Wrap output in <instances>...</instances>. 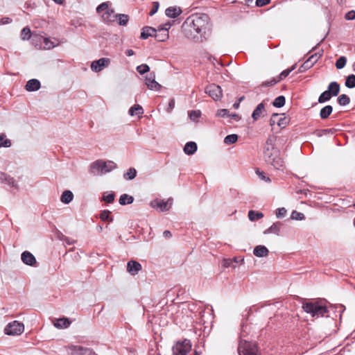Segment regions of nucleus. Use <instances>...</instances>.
Here are the masks:
<instances>
[{
  "label": "nucleus",
  "instance_id": "nucleus-1",
  "mask_svg": "<svg viewBox=\"0 0 355 355\" xmlns=\"http://www.w3.org/2000/svg\"><path fill=\"white\" fill-rule=\"evenodd\" d=\"M277 137L272 135L267 138L263 148V157L268 164L275 168L283 171L286 168V163L281 157L280 151L275 147Z\"/></svg>",
  "mask_w": 355,
  "mask_h": 355
},
{
  "label": "nucleus",
  "instance_id": "nucleus-2",
  "mask_svg": "<svg viewBox=\"0 0 355 355\" xmlns=\"http://www.w3.org/2000/svg\"><path fill=\"white\" fill-rule=\"evenodd\" d=\"M182 27L184 31L189 27L193 28L198 34L205 35L211 31V23L207 14H194L186 19Z\"/></svg>",
  "mask_w": 355,
  "mask_h": 355
},
{
  "label": "nucleus",
  "instance_id": "nucleus-3",
  "mask_svg": "<svg viewBox=\"0 0 355 355\" xmlns=\"http://www.w3.org/2000/svg\"><path fill=\"white\" fill-rule=\"evenodd\" d=\"M302 309L311 317L318 318L327 313V307L322 301H306L302 303Z\"/></svg>",
  "mask_w": 355,
  "mask_h": 355
},
{
  "label": "nucleus",
  "instance_id": "nucleus-4",
  "mask_svg": "<svg viewBox=\"0 0 355 355\" xmlns=\"http://www.w3.org/2000/svg\"><path fill=\"white\" fill-rule=\"evenodd\" d=\"M116 167V164L112 161L98 159L90 165L89 173L93 175L99 176L112 171Z\"/></svg>",
  "mask_w": 355,
  "mask_h": 355
},
{
  "label": "nucleus",
  "instance_id": "nucleus-5",
  "mask_svg": "<svg viewBox=\"0 0 355 355\" xmlns=\"http://www.w3.org/2000/svg\"><path fill=\"white\" fill-rule=\"evenodd\" d=\"M96 11L98 13L103 12L101 15L102 19L105 23H112L117 19V14H115L113 9L109 8V3L107 2L100 4Z\"/></svg>",
  "mask_w": 355,
  "mask_h": 355
},
{
  "label": "nucleus",
  "instance_id": "nucleus-6",
  "mask_svg": "<svg viewBox=\"0 0 355 355\" xmlns=\"http://www.w3.org/2000/svg\"><path fill=\"white\" fill-rule=\"evenodd\" d=\"M239 355H259L255 344L241 339L238 347Z\"/></svg>",
  "mask_w": 355,
  "mask_h": 355
},
{
  "label": "nucleus",
  "instance_id": "nucleus-7",
  "mask_svg": "<svg viewBox=\"0 0 355 355\" xmlns=\"http://www.w3.org/2000/svg\"><path fill=\"white\" fill-rule=\"evenodd\" d=\"M191 349V343L189 340L184 339L178 341L173 347V355H187Z\"/></svg>",
  "mask_w": 355,
  "mask_h": 355
},
{
  "label": "nucleus",
  "instance_id": "nucleus-8",
  "mask_svg": "<svg viewBox=\"0 0 355 355\" xmlns=\"http://www.w3.org/2000/svg\"><path fill=\"white\" fill-rule=\"evenodd\" d=\"M24 330V325L23 323L19 322L17 320L8 323L4 331L6 334L10 336H18L21 334Z\"/></svg>",
  "mask_w": 355,
  "mask_h": 355
},
{
  "label": "nucleus",
  "instance_id": "nucleus-9",
  "mask_svg": "<svg viewBox=\"0 0 355 355\" xmlns=\"http://www.w3.org/2000/svg\"><path fill=\"white\" fill-rule=\"evenodd\" d=\"M205 93L211 97L214 101L220 100L223 96V91L220 86L216 84H211L205 88Z\"/></svg>",
  "mask_w": 355,
  "mask_h": 355
},
{
  "label": "nucleus",
  "instance_id": "nucleus-10",
  "mask_svg": "<svg viewBox=\"0 0 355 355\" xmlns=\"http://www.w3.org/2000/svg\"><path fill=\"white\" fill-rule=\"evenodd\" d=\"M288 123V120L284 114H273L270 119V125L271 126L277 124L279 128H284Z\"/></svg>",
  "mask_w": 355,
  "mask_h": 355
},
{
  "label": "nucleus",
  "instance_id": "nucleus-11",
  "mask_svg": "<svg viewBox=\"0 0 355 355\" xmlns=\"http://www.w3.org/2000/svg\"><path fill=\"white\" fill-rule=\"evenodd\" d=\"M173 200L169 198L164 201L163 200H154L150 202V205L153 208L159 209L160 211H168L172 205Z\"/></svg>",
  "mask_w": 355,
  "mask_h": 355
},
{
  "label": "nucleus",
  "instance_id": "nucleus-12",
  "mask_svg": "<svg viewBox=\"0 0 355 355\" xmlns=\"http://www.w3.org/2000/svg\"><path fill=\"white\" fill-rule=\"evenodd\" d=\"M68 349L71 355H96L92 349L82 346L70 345Z\"/></svg>",
  "mask_w": 355,
  "mask_h": 355
},
{
  "label": "nucleus",
  "instance_id": "nucleus-13",
  "mask_svg": "<svg viewBox=\"0 0 355 355\" xmlns=\"http://www.w3.org/2000/svg\"><path fill=\"white\" fill-rule=\"evenodd\" d=\"M110 63V60L107 58H102L98 60H94L91 64V69L95 72H99L103 68L107 67Z\"/></svg>",
  "mask_w": 355,
  "mask_h": 355
},
{
  "label": "nucleus",
  "instance_id": "nucleus-14",
  "mask_svg": "<svg viewBox=\"0 0 355 355\" xmlns=\"http://www.w3.org/2000/svg\"><path fill=\"white\" fill-rule=\"evenodd\" d=\"M145 84L150 90L159 91L162 87L161 85L155 80V75L154 73H150L145 77Z\"/></svg>",
  "mask_w": 355,
  "mask_h": 355
},
{
  "label": "nucleus",
  "instance_id": "nucleus-15",
  "mask_svg": "<svg viewBox=\"0 0 355 355\" xmlns=\"http://www.w3.org/2000/svg\"><path fill=\"white\" fill-rule=\"evenodd\" d=\"M22 262L30 266H37V261L35 256L28 251H24L21 255Z\"/></svg>",
  "mask_w": 355,
  "mask_h": 355
},
{
  "label": "nucleus",
  "instance_id": "nucleus-16",
  "mask_svg": "<svg viewBox=\"0 0 355 355\" xmlns=\"http://www.w3.org/2000/svg\"><path fill=\"white\" fill-rule=\"evenodd\" d=\"M0 182L12 188H17V183L15 180L10 175L0 171Z\"/></svg>",
  "mask_w": 355,
  "mask_h": 355
},
{
  "label": "nucleus",
  "instance_id": "nucleus-17",
  "mask_svg": "<svg viewBox=\"0 0 355 355\" xmlns=\"http://www.w3.org/2000/svg\"><path fill=\"white\" fill-rule=\"evenodd\" d=\"M141 270V265L136 261H130L127 263V270L132 275H137Z\"/></svg>",
  "mask_w": 355,
  "mask_h": 355
},
{
  "label": "nucleus",
  "instance_id": "nucleus-18",
  "mask_svg": "<svg viewBox=\"0 0 355 355\" xmlns=\"http://www.w3.org/2000/svg\"><path fill=\"white\" fill-rule=\"evenodd\" d=\"M266 113L265 104L263 103H259L257 107L254 109L252 114V117L254 121H257L261 116H264Z\"/></svg>",
  "mask_w": 355,
  "mask_h": 355
},
{
  "label": "nucleus",
  "instance_id": "nucleus-19",
  "mask_svg": "<svg viewBox=\"0 0 355 355\" xmlns=\"http://www.w3.org/2000/svg\"><path fill=\"white\" fill-rule=\"evenodd\" d=\"M54 327L57 329H66L71 324V321L67 318L55 319L53 322Z\"/></svg>",
  "mask_w": 355,
  "mask_h": 355
},
{
  "label": "nucleus",
  "instance_id": "nucleus-20",
  "mask_svg": "<svg viewBox=\"0 0 355 355\" xmlns=\"http://www.w3.org/2000/svg\"><path fill=\"white\" fill-rule=\"evenodd\" d=\"M182 13V10L178 6H171L166 9L165 14L168 17L176 18Z\"/></svg>",
  "mask_w": 355,
  "mask_h": 355
},
{
  "label": "nucleus",
  "instance_id": "nucleus-21",
  "mask_svg": "<svg viewBox=\"0 0 355 355\" xmlns=\"http://www.w3.org/2000/svg\"><path fill=\"white\" fill-rule=\"evenodd\" d=\"M40 87V82L37 79H31L27 82L25 88L28 92H35L37 91Z\"/></svg>",
  "mask_w": 355,
  "mask_h": 355
},
{
  "label": "nucleus",
  "instance_id": "nucleus-22",
  "mask_svg": "<svg viewBox=\"0 0 355 355\" xmlns=\"http://www.w3.org/2000/svg\"><path fill=\"white\" fill-rule=\"evenodd\" d=\"M156 33L157 29L150 26H146L142 28L140 37L144 40L147 39L148 37H155V34Z\"/></svg>",
  "mask_w": 355,
  "mask_h": 355
},
{
  "label": "nucleus",
  "instance_id": "nucleus-23",
  "mask_svg": "<svg viewBox=\"0 0 355 355\" xmlns=\"http://www.w3.org/2000/svg\"><path fill=\"white\" fill-rule=\"evenodd\" d=\"M268 250L264 245H257L254 248L253 253L257 257H265L268 254Z\"/></svg>",
  "mask_w": 355,
  "mask_h": 355
},
{
  "label": "nucleus",
  "instance_id": "nucleus-24",
  "mask_svg": "<svg viewBox=\"0 0 355 355\" xmlns=\"http://www.w3.org/2000/svg\"><path fill=\"white\" fill-rule=\"evenodd\" d=\"M197 150V144L193 141L187 142L184 147V152L188 155H191Z\"/></svg>",
  "mask_w": 355,
  "mask_h": 355
},
{
  "label": "nucleus",
  "instance_id": "nucleus-25",
  "mask_svg": "<svg viewBox=\"0 0 355 355\" xmlns=\"http://www.w3.org/2000/svg\"><path fill=\"white\" fill-rule=\"evenodd\" d=\"M128 113L132 116L136 115L141 117L144 114V110L140 105L136 104L130 108Z\"/></svg>",
  "mask_w": 355,
  "mask_h": 355
},
{
  "label": "nucleus",
  "instance_id": "nucleus-26",
  "mask_svg": "<svg viewBox=\"0 0 355 355\" xmlns=\"http://www.w3.org/2000/svg\"><path fill=\"white\" fill-rule=\"evenodd\" d=\"M281 227V223H273L268 229L266 230L263 233L265 234H275L276 235H279Z\"/></svg>",
  "mask_w": 355,
  "mask_h": 355
},
{
  "label": "nucleus",
  "instance_id": "nucleus-27",
  "mask_svg": "<svg viewBox=\"0 0 355 355\" xmlns=\"http://www.w3.org/2000/svg\"><path fill=\"white\" fill-rule=\"evenodd\" d=\"M317 61L316 55H311L304 63L300 67V72H303L307 69L310 68L314 62Z\"/></svg>",
  "mask_w": 355,
  "mask_h": 355
},
{
  "label": "nucleus",
  "instance_id": "nucleus-28",
  "mask_svg": "<svg viewBox=\"0 0 355 355\" xmlns=\"http://www.w3.org/2000/svg\"><path fill=\"white\" fill-rule=\"evenodd\" d=\"M73 198V194L71 191L66 190L64 191L60 198V200L64 204H69L72 201Z\"/></svg>",
  "mask_w": 355,
  "mask_h": 355
},
{
  "label": "nucleus",
  "instance_id": "nucleus-29",
  "mask_svg": "<svg viewBox=\"0 0 355 355\" xmlns=\"http://www.w3.org/2000/svg\"><path fill=\"white\" fill-rule=\"evenodd\" d=\"M327 91L332 95V96H337L340 92L339 84L336 82H331L328 86Z\"/></svg>",
  "mask_w": 355,
  "mask_h": 355
},
{
  "label": "nucleus",
  "instance_id": "nucleus-30",
  "mask_svg": "<svg viewBox=\"0 0 355 355\" xmlns=\"http://www.w3.org/2000/svg\"><path fill=\"white\" fill-rule=\"evenodd\" d=\"M37 38L42 40L43 44H42V49L49 50L56 46V44L53 41H51L50 39L47 37H44Z\"/></svg>",
  "mask_w": 355,
  "mask_h": 355
},
{
  "label": "nucleus",
  "instance_id": "nucleus-31",
  "mask_svg": "<svg viewBox=\"0 0 355 355\" xmlns=\"http://www.w3.org/2000/svg\"><path fill=\"white\" fill-rule=\"evenodd\" d=\"M333 111L332 106L331 105H326L323 108L321 109L320 112V116L322 119H327L329 115L331 114Z\"/></svg>",
  "mask_w": 355,
  "mask_h": 355
},
{
  "label": "nucleus",
  "instance_id": "nucleus-32",
  "mask_svg": "<svg viewBox=\"0 0 355 355\" xmlns=\"http://www.w3.org/2000/svg\"><path fill=\"white\" fill-rule=\"evenodd\" d=\"M263 217L262 212L250 210L248 212V218L251 221H255Z\"/></svg>",
  "mask_w": 355,
  "mask_h": 355
},
{
  "label": "nucleus",
  "instance_id": "nucleus-33",
  "mask_svg": "<svg viewBox=\"0 0 355 355\" xmlns=\"http://www.w3.org/2000/svg\"><path fill=\"white\" fill-rule=\"evenodd\" d=\"M134 200L132 196H128V194H123L119 198V203L121 205H125L126 204H131Z\"/></svg>",
  "mask_w": 355,
  "mask_h": 355
},
{
  "label": "nucleus",
  "instance_id": "nucleus-34",
  "mask_svg": "<svg viewBox=\"0 0 355 355\" xmlns=\"http://www.w3.org/2000/svg\"><path fill=\"white\" fill-rule=\"evenodd\" d=\"M37 37H44L40 35H34L32 37V43L38 49H42V44H43L42 40L38 39Z\"/></svg>",
  "mask_w": 355,
  "mask_h": 355
},
{
  "label": "nucleus",
  "instance_id": "nucleus-35",
  "mask_svg": "<svg viewBox=\"0 0 355 355\" xmlns=\"http://www.w3.org/2000/svg\"><path fill=\"white\" fill-rule=\"evenodd\" d=\"M20 37L22 40H29L31 37V29L28 27H24L21 31Z\"/></svg>",
  "mask_w": 355,
  "mask_h": 355
},
{
  "label": "nucleus",
  "instance_id": "nucleus-36",
  "mask_svg": "<svg viewBox=\"0 0 355 355\" xmlns=\"http://www.w3.org/2000/svg\"><path fill=\"white\" fill-rule=\"evenodd\" d=\"M238 140V135L236 134L229 135L224 139V143L227 145L232 144Z\"/></svg>",
  "mask_w": 355,
  "mask_h": 355
},
{
  "label": "nucleus",
  "instance_id": "nucleus-37",
  "mask_svg": "<svg viewBox=\"0 0 355 355\" xmlns=\"http://www.w3.org/2000/svg\"><path fill=\"white\" fill-rule=\"evenodd\" d=\"M331 96H332V95L327 90H326L324 92H322L320 94V96H319L318 102L320 103H323L330 100Z\"/></svg>",
  "mask_w": 355,
  "mask_h": 355
},
{
  "label": "nucleus",
  "instance_id": "nucleus-38",
  "mask_svg": "<svg viewBox=\"0 0 355 355\" xmlns=\"http://www.w3.org/2000/svg\"><path fill=\"white\" fill-rule=\"evenodd\" d=\"M155 38L159 42H165L169 38L168 32H159V33L155 34Z\"/></svg>",
  "mask_w": 355,
  "mask_h": 355
},
{
  "label": "nucleus",
  "instance_id": "nucleus-39",
  "mask_svg": "<svg viewBox=\"0 0 355 355\" xmlns=\"http://www.w3.org/2000/svg\"><path fill=\"white\" fill-rule=\"evenodd\" d=\"M136 175H137V171H136L135 168H130L124 174L123 177L125 180H132L136 177Z\"/></svg>",
  "mask_w": 355,
  "mask_h": 355
},
{
  "label": "nucleus",
  "instance_id": "nucleus-40",
  "mask_svg": "<svg viewBox=\"0 0 355 355\" xmlns=\"http://www.w3.org/2000/svg\"><path fill=\"white\" fill-rule=\"evenodd\" d=\"M345 86L348 88L355 87V75H349L345 81Z\"/></svg>",
  "mask_w": 355,
  "mask_h": 355
},
{
  "label": "nucleus",
  "instance_id": "nucleus-41",
  "mask_svg": "<svg viewBox=\"0 0 355 355\" xmlns=\"http://www.w3.org/2000/svg\"><path fill=\"white\" fill-rule=\"evenodd\" d=\"M285 104V98L283 96L277 97L272 103V105L276 107H282Z\"/></svg>",
  "mask_w": 355,
  "mask_h": 355
},
{
  "label": "nucleus",
  "instance_id": "nucleus-42",
  "mask_svg": "<svg viewBox=\"0 0 355 355\" xmlns=\"http://www.w3.org/2000/svg\"><path fill=\"white\" fill-rule=\"evenodd\" d=\"M349 102L350 99L346 94H341L338 98V103L340 105H347Z\"/></svg>",
  "mask_w": 355,
  "mask_h": 355
},
{
  "label": "nucleus",
  "instance_id": "nucleus-43",
  "mask_svg": "<svg viewBox=\"0 0 355 355\" xmlns=\"http://www.w3.org/2000/svg\"><path fill=\"white\" fill-rule=\"evenodd\" d=\"M11 145V141L6 139L4 134H0V147H9Z\"/></svg>",
  "mask_w": 355,
  "mask_h": 355
},
{
  "label": "nucleus",
  "instance_id": "nucleus-44",
  "mask_svg": "<svg viewBox=\"0 0 355 355\" xmlns=\"http://www.w3.org/2000/svg\"><path fill=\"white\" fill-rule=\"evenodd\" d=\"M117 19L119 20V24L121 26H125L127 24L129 17L128 15L124 14L117 15Z\"/></svg>",
  "mask_w": 355,
  "mask_h": 355
},
{
  "label": "nucleus",
  "instance_id": "nucleus-45",
  "mask_svg": "<svg viewBox=\"0 0 355 355\" xmlns=\"http://www.w3.org/2000/svg\"><path fill=\"white\" fill-rule=\"evenodd\" d=\"M346 62V58L345 56H341L337 60L336 62V67L338 69H341L345 66Z\"/></svg>",
  "mask_w": 355,
  "mask_h": 355
},
{
  "label": "nucleus",
  "instance_id": "nucleus-46",
  "mask_svg": "<svg viewBox=\"0 0 355 355\" xmlns=\"http://www.w3.org/2000/svg\"><path fill=\"white\" fill-rule=\"evenodd\" d=\"M256 174L259 177L260 180L264 181L266 182H270V179L268 176L266 175L263 171H260L259 169L256 170Z\"/></svg>",
  "mask_w": 355,
  "mask_h": 355
},
{
  "label": "nucleus",
  "instance_id": "nucleus-47",
  "mask_svg": "<svg viewBox=\"0 0 355 355\" xmlns=\"http://www.w3.org/2000/svg\"><path fill=\"white\" fill-rule=\"evenodd\" d=\"M200 115L201 112L200 110H192L189 112V118L193 121H197Z\"/></svg>",
  "mask_w": 355,
  "mask_h": 355
},
{
  "label": "nucleus",
  "instance_id": "nucleus-48",
  "mask_svg": "<svg viewBox=\"0 0 355 355\" xmlns=\"http://www.w3.org/2000/svg\"><path fill=\"white\" fill-rule=\"evenodd\" d=\"M103 200L107 203H111L114 200V195L113 193H104Z\"/></svg>",
  "mask_w": 355,
  "mask_h": 355
},
{
  "label": "nucleus",
  "instance_id": "nucleus-49",
  "mask_svg": "<svg viewBox=\"0 0 355 355\" xmlns=\"http://www.w3.org/2000/svg\"><path fill=\"white\" fill-rule=\"evenodd\" d=\"M291 217L293 220H302L304 218V214H302L301 212H298L297 211H293L291 213Z\"/></svg>",
  "mask_w": 355,
  "mask_h": 355
},
{
  "label": "nucleus",
  "instance_id": "nucleus-50",
  "mask_svg": "<svg viewBox=\"0 0 355 355\" xmlns=\"http://www.w3.org/2000/svg\"><path fill=\"white\" fill-rule=\"evenodd\" d=\"M295 67H296V64H294L293 65L290 69H287L284 71H283L280 75H279V80H282L284 78H286V76H288V74L292 71H293L295 69Z\"/></svg>",
  "mask_w": 355,
  "mask_h": 355
},
{
  "label": "nucleus",
  "instance_id": "nucleus-51",
  "mask_svg": "<svg viewBox=\"0 0 355 355\" xmlns=\"http://www.w3.org/2000/svg\"><path fill=\"white\" fill-rule=\"evenodd\" d=\"M149 67L146 64H141L137 67V71L141 74H144L149 71Z\"/></svg>",
  "mask_w": 355,
  "mask_h": 355
},
{
  "label": "nucleus",
  "instance_id": "nucleus-52",
  "mask_svg": "<svg viewBox=\"0 0 355 355\" xmlns=\"http://www.w3.org/2000/svg\"><path fill=\"white\" fill-rule=\"evenodd\" d=\"M286 214V209L284 207L278 208L276 210V216L278 218L285 216Z\"/></svg>",
  "mask_w": 355,
  "mask_h": 355
},
{
  "label": "nucleus",
  "instance_id": "nucleus-53",
  "mask_svg": "<svg viewBox=\"0 0 355 355\" xmlns=\"http://www.w3.org/2000/svg\"><path fill=\"white\" fill-rule=\"evenodd\" d=\"M100 218L102 220H112L110 218V211H103L100 214Z\"/></svg>",
  "mask_w": 355,
  "mask_h": 355
},
{
  "label": "nucleus",
  "instance_id": "nucleus-54",
  "mask_svg": "<svg viewBox=\"0 0 355 355\" xmlns=\"http://www.w3.org/2000/svg\"><path fill=\"white\" fill-rule=\"evenodd\" d=\"M159 4L158 2H157V1L153 2V7L151 8V10L150 11L149 15L150 16H153V15H155L157 12V10L159 9Z\"/></svg>",
  "mask_w": 355,
  "mask_h": 355
},
{
  "label": "nucleus",
  "instance_id": "nucleus-55",
  "mask_svg": "<svg viewBox=\"0 0 355 355\" xmlns=\"http://www.w3.org/2000/svg\"><path fill=\"white\" fill-rule=\"evenodd\" d=\"M345 19L347 20H353L355 19V11L350 10L345 14Z\"/></svg>",
  "mask_w": 355,
  "mask_h": 355
},
{
  "label": "nucleus",
  "instance_id": "nucleus-56",
  "mask_svg": "<svg viewBox=\"0 0 355 355\" xmlns=\"http://www.w3.org/2000/svg\"><path fill=\"white\" fill-rule=\"evenodd\" d=\"M217 116L220 117H225L229 116V111L226 109H221L218 110Z\"/></svg>",
  "mask_w": 355,
  "mask_h": 355
},
{
  "label": "nucleus",
  "instance_id": "nucleus-57",
  "mask_svg": "<svg viewBox=\"0 0 355 355\" xmlns=\"http://www.w3.org/2000/svg\"><path fill=\"white\" fill-rule=\"evenodd\" d=\"M270 0H256V6L257 7L264 6L270 3Z\"/></svg>",
  "mask_w": 355,
  "mask_h": 355
},
{
  "label": "nucleus",
  "instance_id": "nucleus-58",
  "mask_svg": "<svg viewBox=\"0 0 355 355\" xmlns=\"http://www.w3.org/2000/svg\"><path fill=\"white\" fill-rule=\"evenodd\" d=\"M12 21V20L10 17H3L0 20V25L8 24H10Z\"/></svg>",
  "mask_w": 355,
  "mask_h": 355
},
{
  "label": "nucleus",
  "instance_id": "nucleus-59",
  "mask_svg": "<svg viewBox=\"0 0 355 355\" xmlns=\"http://www.w3.org/2000/svg\"><path fill=\"white\" fill-rule=\"evenodd\" d=\"M175 107V100L173 98H171L168 103V108L166 109V111L168 112H171L172 111V110Z\"/></svg>",
  "mask_w": 355,
  "mask_h": 355
},
{
  "label": "nucleus",
  "instance_id": "nucleus-60",
  "mask_svg": "<svg viewBox=\"0 0 355 355\" xmlns=\"http://www.w3.org/2000/svg\"><path fill=\"white\" fill-rule=\"evenodd\" d=\"M280 80H275V79H272V80H270V82H266L263 83V85L265 86H269V85H273L275 84H276L278 81H279Z\"/></svg>",
  "mask_w": 355,
  "mask_h": 355
},
{
  "label": "nucleus",
  "instance_id": "nucleus-61",
  "mask_svg": "<svg viewBox=\"0 0 355 355\" xmlns=\"http://www.w3.org/2000/svg\"><path fill=\"white\" fill-rule=\"evenodd\" d=\"M280 80H275V79H272V80H270V82H266L263 83V85L265 86H269V85H273L275 84H276L278 81H279Z\"/></svg>",
  "mask_w": 355,
  "mask_h": 355
},
{
  "label": "nucleus",
  "instance_id": "nucleus-62",
  "mask_svg": "<svg viewBox=\"0 0 355 355\" xmlns=\"http://www.w3.org/2000/svg\"><path fill=\"white\" fill-rule=\"evenodd\" d=\"M163 236L165 238H171L172 236V234L171 233L170 231L168 230H165L164 232H163Z\"/></svg>",
  "mask_w": 355,
  "mask_h": 355
},
{
  "label": "nucleus",
  "instance_id": "nucleus-63",
  "mask_svg": "<svg viewBox=\"0 0 355 355\" xmlns=\"http://www.w3.org/2000/svg\"><path fill=\"white\" fill-rule=\"evenodd\" d=\"M163 26H164V32H168V31L169 30V28L171 26V24L168 22V23H166L165 24H163Z\"/></svg>",
  "mask_w": 355,
  "mask_h": 355
},
{
  "label": "nucleus",
  "instance_id": "nucleus-64",
  "mask_svg": "<svg viewBox=\"0 0 355 355\" xmlns=\"http://www.w3.org/2000/svg\"><path fill=\"white\" fill-rule=\"evenodd\" d=\"M125 53L128 56H131L134 55V51L132 49H128L126 51Z\"/></svg>",
  "mask_w": 355,
  "mask_h": 355
}]
</instances>
